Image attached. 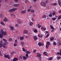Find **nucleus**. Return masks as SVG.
<instances>
[{
    "label": "nucleus",
    "instance_id": "obj_1",
    "mask_svg": "<svg viewBox=\"0 0 61 61\" xmlns=\"http://www.w3.org/2000/svg\"><path fill=\"white\" fill-rule=\"evenodd\" d=\"M5 35H6V32L4 31L2 29H1L0 30V38H2L3 37V36H5Z\"/></svg>",
    "mask_w": 61,
    "mask_h": 61
},
{
    "label": "nucleus",
    "instance_id": "obj_2",
    "mask_svg": "<svg viewBox=\"0 0 61 61\" xmlns=\"http://www.w3.org/2000/svg\"><path fill=\"white\" fill-rule=\"evenodd\" d=\"M17 10V8H13L9 10V12H11L12 13H13V11H16V10Z\"/></svg>",
    "mask_w": 61,
    "mask_h": 61
},
{
    "label": "nucleus",
    "instance_id": "obj_3",
    "mask_svg": "<svg viewBox=\"0 0 61 61\" xmlns=\"http://www.w3.org/2000/svg\"><path fill=\"white\" fill-rule=\"evenodd\" d=\"M41 5L44 7L46 6V3L44 2H41Z\"/></svg>",
    "mask_w": 61,
    "mask_h": 61
},
{
    "label": "nucleus",
    "instance_id": "obj_4",
    "mask_svg": "<svg viewBox=\"0 0 61 61\" xmlns=\"http://www.w3.org/2000/svg\"><path fill=\"white\" fill-rule=\"evenodd\" d=\"M4 56L5 58H7L8 59H10V56L9 55H6L5 54L4 55Z\"/></svg>",
    "mask_w": 61,
    "mask_h": 61
},
{
    "label": "nucleus",
    "instance_id": "obj_5",
    "mask_svg": "<svg viewBox=\"0 0 61 61\" xmlns=\"http://www.w3.org/2000/svg\"><path fill=\"white\" fill-rule=\"evenodd\" d=\"M33 37L34 40H37L38 39L37 37L36 36H33Z\"/></svg>",
    "mask_w": 61,
    "mask_h": 61
},
{
    "label": "nucleus",
    "instance_id": "obj_6",
    "mask_svg": "<svg viewBox=\"0 0 61 61\" xmlns=\"http://www.w3.org/2000/svg\"><path fill=\"white\" fill-rule=\"evenodd\" d=\"M37 57H40L41 56V55L40 54V53L38 52L37 53Z\"/></svg>",
    "mask_w": 61,
    "mask_h": 61
},
{
    "label": "nucleus",
    "instance_id": "obj_7",
    "mask_svg": "<svg viewBox=\"0 0 61 61\" xmlns=\"http://www.w3.org/2000/svg\"><path fill=\"white\" fill-rule=\"evenodd\" d=\"M3 21L4 22H6L7 21H8V19H7V18L6 17H5V18L3 19Z\"/></svg>",
    "mask_w": 61,
    "mask_h": 61
},
{
    "label": "nucleus",
    "instance_id": "obj_8",
    "mask_svg": "<svg viewBox=\"0 0 61 61\" xmlns=\"http://www.w3.org/2000/svg\"><path fill=\"white\" fill-rule=\"evenodd\" d=\"M54 37L53 36H51V37L50 38V41H53L54 40Z\"/></svg>",
    "mask_w": 61,
    "mask_h": 61
},
{
    "label": "nucleus",
    "instance_id": "obj_9",
    "mask_svg": "<svg viewBox=\"0 0 61 61\" xmlns=\"http://www.w3.org/2000/svg\"><path fill=\"white\" fill-rule=\"evenodd\" d=\"M60 54V56H61V49L60 50V53L57 52L56 53V54L59 55Z\"/></svg>",
    "mask_w": 61,
    "mask_h": 61
},
{
    "label": "nucleus",
    "instance_id": "obj_10",
    "mask_svg": "<svg viewBox=\"0 0 61 61\" xmlns=\"http://www.w3.org/2000/svg\"><path fill=\"white\" fill-rule=\"evenodd\" d=\"M3 46V42H2V41H0V47H2Z\"/></svg>",
    "mask_w": 61,
    "mask_h": 61
},
{
    "label": "nucleus",
    "instance_id": "obj_11",
    "mask_svg": "<svg viewBox=\"0 0 61 61\" xmlns=\"http://www.w3.org/2000/svg\"><path fill=\"white\" fill-rule=\"evenodd\" d=\"M25 13H26V10H24L21 11V13L22 14H25Z\"/></svg>",
    "mask_w": 61,
    "mask_h": 61
},
{
    "label": "nucleus",
    "instance_id": "obj_12",
    "mask_svg": "<svg viewBox=\"0 0 61 61\" xmlns=\"http://www.w3.org/2000/svg\"><path fill=\"white\" fill-rule=\"evenodd\" d=\"M9 28H10V30H11L12 31H13L14 30V27L12 26H10Z\"/></svg>",
    "mask_w": 61,
    "mask_h": 61
},
{
    "label": "nucleus",
    "instance_id": "obj_13",
    "mask_svg": "<svg viewBox=\"0 0 61 61\" xmlns=\"http://www.w3.org/2000/svg\"><path fill=\"white\" fill-rule=\"evenodd\" d=\"M20 44L21 45V46H24V44H25V43L24 41H22L20 43Z\"/></svg>",
    "mask_w": 61,
    "mask_h": 61
},
{
    "label": "nucleus",
    "instance_id": "obj_14",
    "mask_svg": "<svg viewBox=\"0 0 61 61\" xmlns=\"http://www.w3.org/2000/svg\"><path fill=\"white\" fill-rule=\"evenodd\" d=\"M23 60H25L26 59H27V57H26L25 56H23Z\"/></svg>",
    "mask_w": 61,
    "mask_h": 61
},
{
    "label": "nucleus",
    "instance_id": "obj_15",
    "mask_svg": "<svg viewBox=\"0 0 61 61\" xmlns=\"http://www.w3.org/2000/svg\"><path fill=\"white\" fill-rule=\"evenodd\" d=\"M28 33V31L26 30H25L23 31V33L24 34H27Z\"/></svg>",
    "mask_w": 61,
    "mask_h": 61
},
{
    "label": "nucleus",
    "instance_id": "obj_16",
    "mask_svg": "<svg viewBox=\"0 0 61 61\" xmlns=\"http://www.w3.org/2000/svg\"><path fill=\"white\" fill-rule=\"evenodd\" d=\"M18 60V58H14L13 60V61H16Z\"/></svg>",
    "mask_w": 61,
    "mask_h": 61
},
{
    "label": "nucleus",
    "instance_id": "obj_17",
    "mask_svg": "<svg viewBox=\"0 0 61 61\" xmlns=\"http://www.w3.org/2000/svg\"><path fill=\"white\" fill-rule=\"evenodd\" d=\"M38 45H39V46H42V44L41 42H39L38 43Z\"/></svg>",
    "mask_w": 61,
    "mask_h": 61
},
{
    "label": "nucleus",
    "instance_id": "obj_18",
    "mask_svg": "<svg viewBox=\"0 0 61 61\" xmlns=\"http://www.w3.org/2000/svg\"><path fill=\"white\" fill-rule=\"evenodd\" d=\"M0 24L2 25H5V24L3 23V22L2 21H1L0 22Z\"/></svg>",
    "mask_w": 61,
    "mask_h": 61
},
{
    "label": "nucleus",
    "instance_id": "obj_19",
    "mask_svg": "<svg viewBox=\"0 0 61 61\" xmlns=\"http://www.w3.org/2000/svg\"><path fill=\"white\" fill-rule=\"evenodd\" d=\"M60 19H61V15H60L58 16L57 19L58 20H60Z\"/></svg>",
    "mask_w": 61,
    "mask_h": 61
},
{
    "label": "nucleus",
    "instance_id": "obj_20",
    "mask_svg": "<svg viewBox=\"0 0 61 61\" xmlns=\"http://www.w3.org/2000/svg\"><path fill=\"white\" fill-rule=\"evenodd\" d=\"M50 28L51 29H54V27L52 26V25H50Z\"/></svg>",
    "mask_w": 61,
    "mask_h": 61
},
{
    "label": "nucleus",
    "instance_id": "obj_21",
    "mask_svg": "<svg viewBox=\"0 0 61 61\" xmlns=\"http://www.w3.org/2000/svg\"><path fill=\"white\" fill-rule=\"evenodd\" d=\"M33 25V22H30L29 23V25Z\"/></svg>",
    "mask_w": 61,
    "mask_h": 61
},
{
    "label": "nucleus",
    "instance_id": "obj_22",
    "mask_svg": "<svg viewBox=\"0 0 61 61\" xmlns=\"http://www.w3.org/2000/svg\"><path fill=\"white\" fill-rule=\"evenodd\" d=\"M19 5V4H15L14 5V6L16 7V6H18V5Z\"/></svg>",
    "mask_w": 61,
    "mask_h": 61
},
{
    "label": "nucleus",
    "instance_id": "obj_23",
    "mask_svg": "<svg viewBox=\"0 0 61 61\" xmlns=\"http://www.w3.org/2000/svg\"><path fill=\"white\" fill-rule=\"evenodd\" d=\"M24 39V37H20V40H23Z\"/></svg>",
    "mask_w": 61,
    "mask_h": 61
},
{
    "label": "nucleus",
    "instance_id": "obj_24",
    "mask_svg": "<svg viewBox=\"0 0 61 61\" xmlns=\"http://www.w3.org/2000/svg\"><path fill=\"white\" fill-rule=\"evenodd\" d=\"M53 57H50L49 58H48V60H52L53 59Z\"/></svg>",
    "mask_w": 61,
    "mask_h": 61
},
{
    "label": "nucleus",
    "instance_id": "obj_25",
    "mask_svg": "<svg viewBox=\"0 0 61 61\" xmlns=\"http://www.w3.org/2000/svg\"><path fill=\"white\" fill-rule=\"evenodd\" d=\"M43 54L45 56H47V53L46 52H44L43 53Z\"/></svg>",
    "mask_w": 61,
    "mask_h": 61
},
{
    "label": "nucleus",
    "instance_id": "obj_26",
    "mask_svg": "<svg viewBox=\"0 0 61 61\" xmlns=\"http://www.w3.org/2000/svg\"><path fill=\"white\" fill-rule=\"evenodd\" d=\"M46 15H44L43 16L42 18H46Z\"/></svg>",
    "mask_w": 61,
    "mask_h": 61
},
{
    "label": "nucleus",
    "instance_id": "obj_27",
    "mask_svg": "<svg viewBox=\"0 0 61 61\" xmlns=\"http://www.w3.org/2000/svg\"><path fill=\"white\" fill-rule=\"evenodd\" d=\"M34 33H37V30L36 29H35L34 30Z\"/></svg>",
    "mask_w": 61,
    "mask_h": 61
},
{
    "label": "nucleus",
    "instance_id": "obj_28",
    "mask_svg": "<svg viewBox=\"0 0 61 61\" xmlns=\"http://www.w3.org/2000/svg\"><path fill=\"white\" fill-rule=\"evenodd\" d=\"M56 17L53 18H52V20H53V21H55L56 20Z\"/></svg>",
    "mask_w": 61,
    "mask_h": 61
},
{
    "label": "nucleus",
    "instance_id": "obj_29",
    "mask_svg": "<svg viewBox=\"0 0 61 61\" xmlns=\"http://www.w3.org/2000/svg\"><path fill=\"white\" fill-rule=\"evenodd\" d=\"M2 39L4 41V42H7V40H6V39Z\"/></svg>",
    "mask_w": 61,
    "mask_h": 61
},
{
    "label": "nucleus",
    "instance_id": "obj_30",
    "mask_svg": "<svg viewBox=\"0 0 61 61\" xmlns=\"http://www.w3.org/2000/svg\"><path fill=\"white\" fill-rule=\"evenodd\" d=\"M49 36V34H48L46 35V38H47V37H48V36Z\"/></svg>",
    "mask_w": 61,
    "mask_h": 61
},
{
    "label": "nucleus",
    "instance_id": "obj_31",
    "mask_svg": "<svg viewBox=\"0 0 61 61\" xmlns=\"http://www.w3.org/2000/svg\"><path fill=\"white\" fill-rule=\"evenodd\" d=\"M52 14L53 15H55V14H56V12L54 11L53 13H52Z\"/></svg>",
    "mask_w": 61,
    "mask_h": 61
},
{
    "label": "nucleus",
    "instance_id": "obj_32",
    "mask_svg": "<svg viewBox=\"0 0 61 61\" xmlns=\"http://www.w3.org/2000/svg\"><path fill=\"white\" fill-rule=\"evenodd\" d=\"M37 25L38 26V27L39 28H40L41 27V25H40L39 24H38Z\"/></svg>",
    "mask_w": 61,
    "mask_h": 61
},
{
    "label": "nucleus",
    "instance_id": "obj_33",
    "mask_svg": "<svg viewBox=\"0 0 61 61\" xmlns=\"http://www.w3.org/2000/svg\"><path fill=\"white\" fill-rule=\"evenodd\" d=\"M39 61H42V59H41V56L39 57Z\"/></svg>",
    "mask_w": 61,
    "mask_h": 61
},
{
    "label": "nucleus",
    "instance_id": "obj_34",
    "mask_svg": "<svg viewBox=\"0 0 61 61\" xmlns=\"http://www.w3.org/2000/svg\"><path fill=\"white\" fill-rule=\"evenodd\" d=\"M30 11H31V12H32V13H34L35 12V10L33 9H32L30 10Z\"/></svg>",
    "mask_w": 61,
    "mask_h": 61
},
{
    "label": "nucleus",
    "instance_id": "obj_35",
    "mask_svg": "<svg viewBox=\"0 0 61 61\" xmlns=\"http://www.w3.org/2000/svg\"><path fill=\"white\" fill-rule=\"evenodd\" d=\"M58 60H59L60 59H61V57H58L57 58Z\"/></svg>",
    "mask_w": 61,
    "mask_h": 61
},
{
    "label": "nucleus",
    "instance_id": "obj_36",
    "mask_svg": "<svg viewBox=\"0 0 61 61\" xmlns=\"http://www.w3.org/2000/svg\"><path fill=\"white\" fill-rule=\"evenodd\" d=\"M26 53L27 54H30V52L29 51H26Z\"/></svg>",
    "mask_w": 61,
    "mask_h": 61
},
{
    "label": "nucleus",
    "instance_id": "obj_37",
    "mask_svg": "<svg viewBox=\"0 0 61 61\" xmlns=\"http://www.w3.org/2000/svg\"><path fill=\"white\" fill-rule=\"evenodd\" d=\"M22 50L24 52H25V50L24 48H22Z\"/></svg>",
    "mask_w": 61,
    "mask_h": 61
},
{
    "label": "nucleus",
    "instance_id": "obj_38",
    "mask_svg": "<svg viewBox=\"0 0 61 61\" xmlns=\"http://www.w3.org/2000/svg\"><path fill=\"white\" fill-rule=\"evenodd\" d=\"M47 44L48 45H50V42L47 41Z\"/></svg>",
    "mask_w": 61,
    "mask_h": 61
},
{
    "label": "nucleus",
    "instance_id": "obj_39",
    "mask_svg": "<svg viewBox=\"0 0 61 61\" xmlns=\"http://www.w3.org/2000/svg\"><path fill=\"white\" fill-rule=\"evenodd\" d=\"M53 44L54 46H56V43L55 42H53Z\"/></svg>",
    "mask_w": 61,
    "mask_h": 61
},
{
    "label": "nucleus",
    "instance_id": "obj_40",
    "mask_svg": "<svg viewBox=\"0 0 61 61\" xmlns=\"http://www.w3.org/2000/svg\"><path fill=\"white\" fill-rule=\"evenodd\" d=\"M9 41H12V38H10L9 39Z\"/></svg>",
    "mask_w": 61,
    "mask_h": 61
},
{
    "label": "nucleus",
    "instance_id": "obj_41",
    "mask_svg": "<svg viewBox=\"0 0 61 61\" xmlns=\"http://www.w3.org/2000/svg\"><path fill=\"white\" fill-rule=\"evenodd\" d=\"M49 17H52V15L51 14H50L49 15Z\"/></svg>",
    "mask_w": 61,
    "mask_h": 61
},
{
    "label": "nucleus",
    "instance_id": "obj_42",
    "mask_svg": "<svg viewBox=\"0 0 61 61\" xmlns=\"http://www.w3.org/2000/svg\"><path fill=\"white\" fill-rule=\"evenodd\" d=\"M44 28V27L43 26H42L41 27V29L42 30H43Z\"/></svg>",
    "mask_w": 61,
    "mask_h": 61
},
{
    "label": "nucleus",
    "instance_id": "obj_43",
    "mask_svg": "<svg viewBox=\"0 0 61 61\" xmlns=\"http://www.w3.org/2000/svg\"><path fill=\"white\" fill-rule=\"evenodd\" d=\"M28 2V0H26L25 1V2L26 4L27 3V2Z\"/></svg>",
    "mask_w": 61,
    "mask_h": 61
},
{
    "label": "nucleus",
    "instance_id": "obj_44",
    "mask_svg": "<svg viewBox=\"0 0 61 61\" xmlns=\"http://www.w3.org/2000/svg\"><path fill=\"white\" fill-rule=\"evenodd\" d=\"M14 46H17V44H14Z\"/></svg>",
    "mask_w": 61,
    "mask_h": 61
},
{
    "label": "nucleus",
    "instance_id": "obj_45",
    "mask_svg": "<svg viewBox=\"0 0 61 61\" xmlns=\"http://www.w3.org/2000/svg\"><path fill=\"white\" fill-rule=\"evenodd\" d=\"M53 5L54 6L56 5H57V3H54L53 4Z\"/></svg>",
    "mask_w": 61,
    "mask_h": 61
},
{
    "label": "nucleus",
    "instance_id": "obj_46",
    "mask_svg": "<svg viewBox=\"0 0 61 61\" xmlns=\"http://www.w3.org/2000/svg\"><path fill=\"white\" fill-rule=\"evenodd\" d=\"M38 37H39V38L41 37V36H40V34H38Z\"/></svg>",
    "mask_w": 61,
    "mask_h": 61
},
{
    "label": "nucleus",
    "instance_id": "obj_47",
    "mask_svg": "<svg viewBox=\"0 0 61 61\" xmlns=\"http://www.w3.org/2000/svg\"><path fill=\"white\" fill-rule=\"evenodd\" d=\"M26 56H27V57H28V53H26Z\"/></svg>",
    "mask_w": 61,
    "mask_h": 61
},
{
    "label": "nucleus",
    "instance_id": "obj_48",
    "mask_svg": "<svg viewBox=\"0 0 61 61\" xmlns=\"http://www.w3.org/2000/svg\"><path fill=\"white\" fill-rule=\"evenodd\" d=\"M33 52L34 53H35L36 52V50H33Z\"/></svg>",
    "mask_w": 61,
    "mask_h": 61
},
{
    "label": "nucleus",
    "instance_id": "obj_49",
    "mask_svg": "<svg viewBox=\"0 0 61 61\" xmlns=\"http://www.w3.org/2000/svg\"><path fill=\"white\" fill-rule=\"evenodd\" d=\"M48 0H46L45 2L46 4H47V3H48Z\"/></svg>",
    "mask_w": 61,
    "mask_h": 61
},
{
    "label": "nucleus",
    "instance_id": "obj_50",
    "mask_svg": "<svg viewBox=\"0 0 61 61\" xmlns=\"http://www.w3.org/2000/svg\"><path fill=\"white\" fill-rule=\"evenodd\" d=\"M15 43H17V40H15Z\"/></svg>",
    "mask_w": 61,
    "mask_h": 61
},
{
    "label": "nucleus",
    "instance_id": "obj_51",
    "mask_svg": "<svg viewBox=\"0 0 61 61\" xmlns=\"http://www.w3.org/2000/svg\"><path fill=\"white\" fill-rule=\"evenodd\" d=\"M0 17H2V14L1 13L0 14Z\"/></svg>",
    "mask_w": 61,
    "mask_h": 61
},
{
    "label": "nucleus",
    "instance_id": "obj_52",
    "mask_svg": "<svg viewBox=\"0 0 61 61\" xmlns=\"http://www.w3.org/2000/svg\"><path fill=\"white\" fill-rule=\"evenodd\" d=\"M30 9H28L27 11L28 12H30Z\"/></svg>",
    "mask_w": 61,
    "mask_h": 61
},
{
    "label": "nucleus",
    "instance_id": "obj_53",
    "mask_svg": "<svg viewBox=\"0 0 61 61\" xmlns=\"http://www.w3.org/2000/svg\"><path fill=\"white\" fill-rule=\"evenodd\" d=\"M59 5L60 6H61V2L59 3Z\"/></svg>",
    "mask_w": 61,
    "mask_h": 61
},
{
    "label": "nucleus",
    "instance_id": "obj_54",
    "mask_svg": "<svg viewBox=\"0 0 61 61\" xmlns=\"http://www.w3.org/2000/svg\"><path fill=\"white\" fill-rule=\"evenodd\" d=\"M46 34H48V31H46L45 32Z\"/></svg>",
    "mask_w": 61,
    "mask_h": 61
},
{
    "label": "nucleus",
    "instance_id": "obj_55",
    "mask_svg": "<svg viewBox=\"0 0 61 61\" xmlns=\"http://www.w3.org/2000/svg\"><path fill=\"white\" fill-rule=\"evenodd\" d=\"M48 45H46V48H48Z\"/></svg>",
    "mask_w": 61,
    "mask_h": 61
},
{
    "label": "nucleus",
    "instance_id": "obj_56",
    "mask_svg": "<svg viewBox=\"0 0 61 61\" xmlns=\"http://www.w3.org/2000/svg\"><path fill=\"white\" fill-rule=\"evenodd\" d=\"M33 1H34V2H36L37 1V0H33Z\"/></svg>",
    "mask_w": 61,
    "mask_h": 61
},
{
    "label": "nucleus",
    "instance_id": "obj_57",
    "mask_svg": "<svg viewBox=\"0 0 61 61\" xmlns=\"http://www.w3.org/2000/svg\"><path fill=\"white\" fill-rule=\"evenodd\" d=\"M3 47L4 48H5V45H3Z\"/></svg>",
    "mask_w": 61,
    "mask_h": 61
},
{
    "label": "nucleus",
    "instance_id": "obj_58",
    "mask_svg": "<svg viewBox=\"0 0 61 61\" xmlns=\"http://www.w3.org/2000/svg\"><path fill=\"white\" fill-rule=\"evenodd\" d=\"M20 57L21 59H22V58H23V57L20 56Z\"/></svg>",
    "mask_w": 61,
    "mask_h": 61
},
{
    "label": "nucleus",
    "instance_id": "obj_59",
    "mask_svg": "<svg viewBox=\"0 0 61 61\" xmlns=\"http://www.w3.org/2000/svg\"><path fill=\"white\" fill-rule=\"evenodd\" d=\"M61 43H59V46H61Z\"/></svg>",
    "mask_w": 61,
    "mask_h": 61
},
{
    "label": "nucleus",
    "instance_id": "obj_60",
    "mask_svg": "<svg viewBox=\"0 0 61 61\" xmlns=\"http://www.w3.org/2000/svg\"><path fill=\"white\" fill-rule=\"evenodd\" d=\"M60 2V0H58V2L59 4V3H61Z\"/></svg>",
    "mask_w": 61,
    "mask_h": 61
},
{
    "label": "nucleus",
    "instance_id": "obj_61",
    "mask_svg": "<svg viewBox=\"0 0 61 61\" xmlns=\"http://www.w3.org/2000/svg\"><path fill=\"white\" fill-rule=\"evenodd\" d=\"M46 28H44V29H43V30H44V31H45V30H46Z\"/></svg>",
    "mask_w": 61,
    "mask_h": 61
},
{
    "label": "nucleus",
    "instance_id": "obj_62",
    "mask_svg": "<svg viewBox=\"0 0 61 61\" xmlns=\"http://www.w3.org/2000/svg\"><path fill=\"white\" fill-rule=\"evenodd\" d=\"M18 23L19 24H21V21H19L18 22Z\"/></svg>",
    "mask_w": 61,
    "mask_h": 61
},
{
    "label": "nucleus",
    "instance_id": "obj_63",
    "mask_svg": "<svg viewBox=\"0 0 61 61\" xmlns=\"http://www.w3.org/2000/svg\"><path fill=\"white\" fill-rule=\"evenodd\" d=\"M59 13H60V14H61V10H60L59 11Z\"/></svg>",
    "mask_w": 61,
    "mask_h": 61
},
{
    "label": "nucleus",
    "instance_id": "obj_64",
    "mask_svg": "<svg viewBox=\"0 0 61 61\" xmlns=\"http://www.w3.org/2000/svg\"><path fill=\"white\" fill-rule=\"evenodd\" d=\"M53 32H54V30H51V32L53 33Z\"/></svg>",
    "mask_w": 61,
    "mask_h": 61
}]
</instances>
